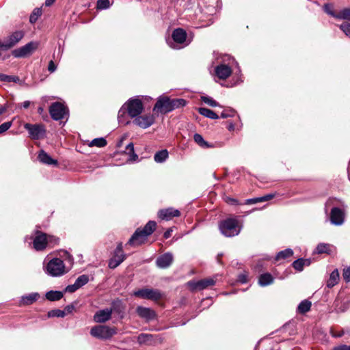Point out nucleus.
<instances>
[{
    "label": "nucleus",
    "mask_w": 350,
    "mask_h": 350,
    "mask_svg": "<svg viewBox=\"0 0 350 350\" xmlns=\"http://www.w3.org/2000/svg\"><path fill=\"white\" fill-rule=\"evenodd\" d=\"M144 110V105L142 100L139 98H133L129 99L119 110L118 120L119 124H128L129 121L125 119L126 111L133 118L140 115Z\"/></svg>",
    "instance_id": "obj_1"
},
{
    "label": "nucleus",
    "mask_w": 350,
    "mask_h": 350,
    "mask_svg": "<svg viewBox=\"0 0 350 350\" xmlns=\"http://www.w3.org/2000/svg\"><path fill=\"white\" fill-rule=\"evenodd\" d=\"M242 228V225L237 217H230L221 221L219 229L221 233L227 237L238 235Z\"/></svg>",
    "instance_id": "obj_2"
},
{
    "label": "nucleus",
    "mask_w": 350,
    "mask_h": 350,
    "mask_svg": "<svg viewBox=\"0 0 350 350\" xmlns=\"http://www.w3.org/2000/svg\"><path fill=\"white\" fill-rule=\"evenodd\" d=\"M117 333L116 329L106 325H96L92 327L90 334L96 338L107 340Z\"/></svg>",
    "instance_id": "obj_3"
},
{
    "label": "nucleus",
    "mask_w": 350,
    "mask_h": 350,
    "mask_svg": "<svg viewBox=\"0 0 350 350\" xmlns=\"http://www.w3.org/2000/svg\"><path fill=\"white\" fill-rule=\"evenodd\" d=\"M57 241L58 240L53 237H48L44 233L38 232L33 240V247L37 251L42 250L47 245L55 244Z\"/></svg>",
    "instance_id": "obj_4"
},
{
    "label": "nucleus",
    "mask_w": 350,
    "mask_h": 350,
    "mask_svg": "<svg viewBox=\"0 0 350 350\" xmlns=\"http://www.w3.org/2000/svg\"><path fill=\"white\" fill-rule=\"evenodd\" d=\"M46 272L51 276H60L66 273L63 260L55 258L51 260L46 266Z\"/></svg>",
    "instance_id": "obj_5"
},
{
    "label": "nucleus",
    "mask_w": 350,
    "mask_h": 350,
    "mask_svg": "<svg viewBox=\"0 0 350 350\" xmlns=\"http://www.w3.org/2000/svg\"><path fill=\"white\" fill-rule=\"evenodd\" d=\"M25 33L22 30L13 32L4 41L0 42V48L7 50L13 47L23 39Z\"/></svg>",
    "instance_id": "obj_6"
},
{
    "label": "nucleus",
    "mask_w": 350,
    "mask_h": 350,
    "mask_svg": "<svg viewBox=\"0 0 350 350\" xmlns=\"http://www.w3.org/2000/svg\"><path fill=\"white\" fill-rule=\"evenodd\" d=\"M24 128L28 131L29 137L33 139H39L44 137L46 129L43 124H31L26 123Z\"/></svg>",
    "instance_id": "obj_7"
},
{
    "label": "nucleus",
    "mask_w": 350,
    "mask_h": 350,
    "mask_svg": "<svg viewBox=\"0 0 350 350\" xmlns=\"http://www.w3.org/2000/svg\"><path fill=\"white\" fill-rule=\"evenodd\" d=\"M39 42H30L25 45L16 49L12 51V55L15 57H25L30 55L38 47Z\"/></svg>",
    "instance_id": "obj_8"
},
{
    "label": "nucleus",
    "mask_w": 350,
    "mask_h": 350,
    "mask_svg": "<svg viewBox=\"0 0 350 350\" xmlns=\"http://www.w3.org/2000/svg\"><path fill=\"white\" fill-rule=\"evenodd\" d=\"M215 280L213 278H205L200 280H191L187 283V286L191 291L204 290L208 286H213Z\"/></svg>",
    "instance_id": "obj_9"
},
{
    "label": "nucleus",
    "mask_w": 350,
    "mask_h": 350,
    "mask_svg": "<svg viewBox=\"0 0 350 350\" xmlns=\"http://www.w3.org/2000/svg\"><path fill=\"white\" fill-rule=\"evenodd\" d=\"M133 295L142 299L157 301L162 297L159 291L152 288H142L133 292Z\"/></svg>",
    "instance_id": "obj_10"
},
{
    "label": "nucleus",
    "mask_w": 350,
    "mask_h": 350,
    "mask_svg": "<svg viewBox=\"0 0 350 350\" xmlns=\"http://www.w3.org/2000/svg\"><path fill=\"white\" fill-rule=\"evenodd\" d=\"M49 113L53 120H59L67 115L68 109L62 103L56 102L51 105Z\"/></svg>",
    "instance_id": "obj_11"
},
{
    "label": "nucleus",
    "mask_w": 350,
    "mask_h": 350,
    "mask_svg": "<svg viewBox=\"0 0 350 350\" xmlns=\"http://www.w3.org/2000/svg\"><path fill=\"white\" fill-rule=\"evenodd\" d=\"M155 113H167L171 111L170 98L165 96H160L154 106Z\"/></svg>",
    "instance_id": "obj_12"
},
{
    "label": "nucleus",
    "mask_w": 350,
    "mask_h": 350,
    "mask_svg": "<svg viewBox=\"0 0 350 350\" xmlns=\"http://www.w3.org/2000/svg\"><path fill=\"white\" fill-rule=\"evenodd\" d=\"M125 259V254L122 250V245L120 243L114 251L113 257L109 261V267L115 269Z\"/></svg>",
    "instance_id": "obj_13"
},
{
    "label": "nucleus",
    "mask_w": 350,
    "mask_h": 350,
    "mask_svg": "<svg viewBox=\"0 0 350 350\" xmlns=\"http://www.w3.org/2000/svg\"><path fill=\"white\" fill-rule=\"evenodd\" d=\"M154 122V117L152 114L139 115L135 118L133 123L142 129H147Z\"/></svg>",
    "instance_id": "obj_14"
},
{
    "label": "nucleus",
    "mask_w": 350,
    "mask_h": 350,
    "mask_svg": "<svg viewBox=\"0 0 350 350\" xmlns=\"http://www.w3.org/2000/svg\"><path fill=\"white\" fill-rule=\"evenodd\" d=\"M174 256L170 252L165 253L159 256L156 260V265L159 268L166 269L173 262Z\"/></svg>",
    "instance_id": "obj_15"
},
{
    "label": "nucleus",
    "mask_w": 350,
    "mask_h": 350,
    "mask_svg": "<svg viewBox=\"0 0 350 350\" xmlns=\"http://www.w3.org/2000/svg\"><path fill=\"white\" fill-rule=\"evenodd\" d=\"M345 213L344 212L336 207L332 209L330 213L331 223L336 226L342 225L344 223Z\"/></svg>",
    "instance_id": "obj_16"
},
{
    "label": "nucleus",
    "mask_w": 350,
    "mask_h": 350,
    "mask_svg": "<svg viewBox=\"0 0 350 350\" xmlns=\"http://www.w3.org/2000/svg\"><path fill=\"white\" fill-rule=\"evenodd\" d=\"M113 310L105 308L97 311L94 315V321L96 323H105L111 317Z\"/></svg>",
    "instance_id": "obj_17"
},
{
    "label": "nucleus",
    "mask_w": 350,
    "mask_h": 350,
    "mask_svg": "<svg viewBox=\"0 0 350 350\" xmlns=\"http://www.w3.org/2000/svg\"><path fill=\"white\" fill-rule=\"evenodd\" d=\"M136 312L142 319H144L146 321H150L155 319V312L150 308L138 306L136 308Z\"/></svg>",
    "instance_id": "obj_18"
},
{
    "label": "nucleus",
    "mask_w": 350,
    "mask_h": 350,
    "mask_svg": "<svg viewBox=\"0 0 350 350\" xmlns=\"http://www.w3.org/2000/svg\"><path fill=\"white\" fill-rule=\"evenodd\" d=\"M148 236H146L142 229L138 228L136 230L135 233L129 239L128 244L131 245H139L144 243L147 239Z\"/></svg>",
    "instance_id": "obj_19"
},
{
    "label": "nucleus",
    "mask_w": 350,
    "mask_h": 350,
    "mask_svg": "<svg viewBox=\"0 0 350 350\" xmlns=\"http://www.w3.org/2000/svg\"><path fill=\"white\" fill-rule=\"evenodd\" d=\"M215 72L219 79H226L231 75L232 69L229 66L221 64L215 67Z\"/></svg>",
    "instance_id": "obj_20"
},
{
    "label": "nucleus",
    "mask_w": 350,
    "mask_h": 350,
    "mask_svg": "<svg viewBox=\"0 0 350 350\" xmlns=\"http://www.w3.org/2000/svg\"><path fill=\"white\" fill-rule=\"evenodd\" d=\"M180 215V211L174 208H167L165 209L160 210L158 212V216L159 218L163 220H170L174 217H178Z\"/></svg>",
    "instance_id": "obj_21"
},
{
    "label": "nucleus",
    "mask_w": 350,
    "mask_h": 350,
    "mask_svg": "<svg viewBox=\"0 0 350 350\" xmlns=\"http://www.w3.org/2000/svg\"><path fill=\"white\" fill-rule=\"evenodd\" d=\"M187 33L185 30L178 28L174 30L172 38L175 44H183L186 42Z\"/></svg>",
    "instance_id": "obj_22"
},
{
    "label": "nucleus",
    "mask_w": 350,
    "mask_h": 350,
    "mask_svg": "<svg viewBox=\"0 0 350 350\" xmlns=\"http://www.w3.org/2000/svg\"><path fill=\"white\" fill-rule=\"evenodd\" d=\"M40 294L38 293H31L27 295H25L21 297L20 300L21 306H28L31 305L36 301L40 298Z\"/></svg>",
    "instance_id": "obj_23"
},
{
    "label": "nucleus",
    "mask_w": 350,
    "mask_h": 350,
    "mask_svg": "<svg viewBox=\"0 0 350 350\" xmlns=\"http://www.w3.org/2000/svg\"><path fill=\"white\" fill-rule=\"evenodd\" d=\"M39 161L42 163L46 165H57V161L52 159L46 152L44 150L40 151L38 157Z\"/></svg>",
    "instance_id": "obj_24"
},
{
    "label": "nucleus",
    "mask_w": 350,
    "mask_h": 350,
    "mask_svg": "<svg viewBox=\"0 0 350 350\" xmlns=\"http://www.w3.org/2000/svg\"><path fill=\"white\" fill-rule=\"evenodd\" d=\"M137 342L141 345H152L155 343L154 336L149 334H141L137 337Z\"/></svg>",
    "instance_id": "obj_25"
},
{
    "label": "nucleus",
    "mask_w": 350,
    "mask_h": 350,
    "mask_svg": "<svg viewBox=\"0 0 350 350\" xmlns=\"http://www.w3.org/2000/svg\"><path fill=\"white\" fill-rule=\"evenodd\" d=\"M273 282V276L268 273L261 274L258 279V284L261 286H265L271 284Z\"/></svg>",
    "instance_id": "obj_26"
},
{
    "label": "nucleus",
    "mask_w": 350,
    "mask_h": 350,
    "mask_svg": "<svg viewBox=\"0 0 350 350\" xmlns=\"http://www.w3.org/2000/svg\"><path fill=\"white\" fill-rule=\"evenodd\" d=\"M193 139L195 142L202 148H211L214 147L213 144H211L205 141L203 137L198 133H196L194 135Z\"/></svg>",
    "instance_id": "obj_27"
},
{
    "label": "nucleus",
    "mask_w": 350,
    "mask_h": 350,
    "mask_svg": "<svg viewBox=\"0 0 350 350\" xmlns=\"http://www.w3.org/2000/svg\"><path fill=\"white\" fill-rule=\"evenodd\" d=\"M339 281V273L338 269H334L330 274L329 278L327 282V286L332 288Z\"/></svg>",
    "instance_id": "obj_28"
},
{
    "label": "nucleus",
    "mask_w": 350,
    "mask_h": 350,
    "mask_svg": "<svg viewBox=\"0 0 350 350\" xmlns=\"http://www.w3.org/2000/svg\"><path fill=\"white\" fill-rule=\"evenodd\" d=\"M311 306L312 303L310 301L307 299L303 300L297 307V312L300 314H305L310 310Z\"/></svg>",
    "instance_id": "obj_29"
},
{
    "label": "nucleus",
    "mask_w": 350,
    "mask_h": 350,
    "mask_svg": "<svg viewBox=\"0 0 350 350\" xmlns=\"http://www.w3.org/2000/svg\"><path fill=\"white\" fill-rule=\"evenodd\" d=\"M46 298L51 301H57L62 298L63 293L58 291H50L45 295Z\"/></svg>",
    "instance_id": "obj_30"
},
{
    "label": "nucleus",
    "mask_w": 350,
    "mask_h": 350,
    "mask_svg": "<svg viewBox=\"0 0 350 350\" xmlns=\"http://www.w3.org/2000/svg\"><path fill=\"white\" fill-rule=\"evenodd\" d=\"M198 111H199L200 114L204 116V117H206V118H211L213 120H216V119L219 118V116L213 111H212L209 109L201 107V108H199Z\"/></svg>",
    "instance_id": "obj_31"
},
{
    "label": "nucleus",
    "mask_w": 350,
    "mask_h": 350,
    "mask_svg": "<svg viewBox=\"0 0 350 350\" xmlns=\"http://www.w3.org/2000/svg\"><path fill=\"white\" fill-rule=\"evenodd\" d=\"M336 19L346 20L350 21V7L345 8L337 12Z\"/></svg>",
    "instance_id": "obj_32"
},
{
    "label": "nucleus",
    "mask_w": 350,
    "mask_h": 350,
    "mask_svg": "<svg viewBox=\"0 0 350 350\" xmlns=\"http://www.w3.org/2000/svg\"><path fill=\"white\" fill-rule=\"evenodd\" d=\"M0 81L5 82H14L21 85L23 83V82L21 81L18 77L7 75L5 74H0Z\"/></svg>",
    "instance_id": "obj_33"
},
{
    "label": "nucleus",
    "mask_w": 350,
    "mask_h": 350,
    "mask_svg": "<svg viewBox=\"0 0 350 350\" xmlns=\"http://www.w3.org/2000/svg\"><path fill=\"white\" fill-rule=\"evenodd\" d=\"M168 158L167 150H162L155 153L154 159L157 163H163Z\"/></svg>",
    "instance_id": "obj_34"
},
{
    "label": "nucleus",
    "mask_w": 350,
    "mask_h": 350,
    "mask_svg": "<svg viewBox=\"0 0 350 350\" xmlns=\"http://www.w3.org/2000/svg\"><path fill=\"white\" fill-rule=\"evenodd\" d=\"M293 254V252L291 249H286L284 250L280 251L278 253L276 256L275 257V261H278L282 259H286L292 256Z\"/></svg>",
    "instance_id": "obj_35"
},
{
    "label": "nucleus",
    "mask_w": 350,
    "mask_h": 350,
    "mask_svg": "<svg viewBox=\"0 0 350 350\" xmlns=\"http://www.w3.org/2000/svg\"><path fill=\"white\" fill-rule=\"evenodd\" d=\"M157 224L154 221H149L142 230L146 236L150 235L156 229Z\"/></svg>",
    "instance_id": "obj_36"
},
{
    "label": "nucleus",
    "mask_w": 350,
    "mask_h": 350,
    "mask_svg": "<svg viewBox=\"0 0 350 350\" xmlns=\"http://www.w3.org/2000/svg\"><path fill=\"white\" fill-rule=\"evenodd\" d=\"M309 265V260L306 259L299 258L295 260L293 263V267L295 269L301 271L303 270L305 265Z\"/></svg>",
    "instance_id": "obj_37"
},
{
    "label": "nucleus",
    "mask_w": 350,
    "mask_h": 350,
    "mask_svg": "<svg viewBox=\"0 0 350 350\" xmlns=\"http://www.w3.org/2000/svg\"><path fill=\"white\" fill-rule=\"evenodd\" d=\"M186 105V100L183 98L170 99L171 111L175 109L184 107Z\"/></svg>",
    "instance_id": "obj_38"
},
{
    "label": "nucleus",
    "mask_w": 350,
    "mask_h": 350,
    "mask_svg": "<svg viewBox=\"0 0 350 350\" xmlns=\"http://www.w3.org/2000/svg\"><path fill=\"white\" fill-rule=\"evenodd\" d=\"M331 245L327 243H319L316 247V252L317 254H330L331 250Z\"/></svg>",
    "instance_id": "obj_39"
},
{
    "label": "nucleus",
    "mask_w": 350,
    "mask_h": 350,
    "mask_svg": "<svg viewBox=\"0 0 350 350\" xmlns=\"http://www.w3.org/2000/svg\"><path fill=\"white\" fill-rule=\"evenodd\" d=\"M106 145H107V141L103 137L94 139L89 144V146H90V147L96 146V147L102 148V147L105 146Z\"/></svg>",
    "instance_id": "obj_40"
},
{
    "label": "nucleus",
    "mask_w": 350,
    "mask_h": 350,
    "mask_svg": "<svg viewBox=\"0 0 350 350\" xmlns=\"http://www.w3.org/2000/svg\"><path fill=\"white\" fill-rule=\"evenodd\" d=\"M126 150L129 155V161H135L138 158L137 155L134 152V146L133 143L129 144L126 146Z\"/></svg>",
    "instance_id": "obj_41"
},
{
    "label": "nucleus",
    "mask_w": 350,
    "mask_h": 350,
    "mask_svg": "<svg viewBox=\"0 0 350 350\" xmlns=\"http://www.w3.org/2000/svg\"><path fill=\"white\" fill-rule=\"evenodd\" d=\"M42 14V10L40 8H36L33 10L32 14L30 15L29 17V22L32 24L35 23L38 18Z\"/></svg>",
    "instance_id": "obj_42"
},
{
    "label": "nucleus",
    "mask_w": 350,
    "mask_h": 350,
    "mask_svg": "<svg viewBox=\"0 0 350 350\" xmlns=\"http://www.w3.org/2000/svg\"><path fill=\"white\" fill-rule=\"evenodd\" d=\"M65 316L66 312L59 309L52 310L48 312L49 317H64Z\"/></svg>",
    "instance_id": "obj_43"
},
{
    "label": "nucleus",
    "mask_w": 350,
    "mask_h": 350,
    "mask_svg": "<svg viewBox=\"0 0 350 350\" xmlns=\"http://www.w3.org/2000/svg\"><path fill=\"white\" fill-rule=\"evenodd\" d=\"M89 281V278L86 275H81L79 276L77 280H75V282L77 284L79 288L82 287L85 284H86Z\"/></svg>",
    "instance_id": "obj_44"
},
{
    "label": "nucleus",
    "mask_w": 350,
    "mask_h": 350,
    "mask_svg": "<svg viewBox=\"0 0 350 350\" xmlns=\"http://www.w3.org/2000/svg\"><path fill=\"white\" fill-rule=\"evenodd\" d=\"M110 6L109 0H98L97 8L100 10L109 8Z\"/></svg>",
    "instance_id": "obj_45"
},
{
    "label": "nucleus",
    "mask_w": 350,
    "mask_h": 350,
    "mask_svg": "<svg viewBox=\"0 0 350 350\" xmlns=\"http://www.w3.org/2000/svg\"><path fill=\"white\" fill-rule=\"evenodd\" d=\"M202 100L204 103L208 105L211 107H217V106H218V103L215 100H213L212 98H211V97L202 96Z\"/></svg>",
    "instance_id": "obj_46"
},
{
    "label": "nucleus",
    "mask_w": 350,
    "mask_h": 350,
    "mask_svg": "<svg viewBox=\"0 0 350 350\" xmlns=\"http://www.w3.org/2000/svg\"><path fill=\"white\" fill-rule=\"evenodd\" d=\"M324 11L328 14L329 15L333 16L334 18H336V16L337 15V12H334L333 11V8L331 5H329V4H326L324 5Z\"/></svg>",
    "instance_id": "obj_47"
},
{
    "label": "nucleus",
    "mask_w": 350,
    "mask_h": 350,
    "mask_svg": "<svg viewBox=\"0 0 350 350\" xmlns=\"http://www.w3.org/2000/svg\"><path fill=\"white\" fill-rule=\"evenodd\" d=\"M340 29L350 38V23H345L340 26Z\"/></svg>",
    "instance_id": "obj_48"
},
{
    "label": "nucleus",
    "mask_w": 350,
    "mask_h": 350,
    "mask_svg": "<svg viewBox=\"0 0 350 350\" xmlns=\"http://www.w3.org/2000/svg\"><path fill=\"white\" fill-rule=\"evenodd\" d=\"M12 126L11 122H6L0 125V134L8 131Z\"/></svg>",
    "instance_id": "obj_49"
},
{
    "label": "nucleus",
    "mask_w": 350,
    "mask_h": 350,
    "mask_svg": "<svg viewBox=\"0 0 350 350\" xmlns=\"http://www.w3.org/2000/svg\"><path fill=\"white\" fill-rule=\"evenodd\" d=\"M342 276H343L344 280L347 282H350V267H349L346 269H344L343 273H342Z\"/></svg>",
    "instance_id": "obj_50"
},
{
    "label": "nucleus",
    "mask_w": 350,
    "mask_h": 350,
    "mask_svg": "<svg viewBox=\"0 0 350 350\" xmlns=\"http://www.w3.org/2000/svg\"><path fill=\"white\" fill-rule=\"evenodd\" d=\"M79 288V286H78L77 284L75 282L73 284L68 285L66 288V291L69 293H74Z\"/></svg>",
    "instance_id": "obj_51"
},
{
    "label": "nucleus",
    "mask_w": 350,
    "mask_h": 350,
    "mask_svg": "<svg viewBox=\"0 0 350 350\" xmlns=\"http://www.w3.org/2000/svg\"><path fill=\"white\" fill-rule=\"evenodd\" d=\"M273 197H274L273 194H267L264 196L259 197L258 198L259 202L268 201V200L272 199Z\"/></svg>",
    "instance_id": "obj_52"
},
{
    "label": "nucleus",
    "mask_w": 350,
    "mask_h": 350,
    "mask_svg": "<svg viewBox=\"0 0 350 350\" xmlns=\"http://www.w3.org/2000/svg\"><path fill=\"white\" fill-rule=\"evenodd\" d=\"M273 197H274L273 194H267L264 196L259 197L258 198L259 202L268 201V200L272 199Z\"/></svg>",
    "instance_id": "obj_53"
},
{
    "label": "nucleus",
    "mask_w": 350,
    "mask_h": 350,
    "mask_svg": "<svg viewBox=\"0 0 350 350\" xmlns=\"http://www.w3.org/2000/svg\"><path fill=\"white\" fill-rule=\"evenodd\" d=\"M239 281L242 283H246L247 282V275L245 273L240 274L238 278Z\"/></svg>",
    "instance_id": "obj_54"
},
{
    "label": "nucleus",
    "mask_w": 350,
    "mask_h": 350,
    "mask_svg": "<svg viewBox=\"0 0 350 350\" xmlns=\"http://www.w3.org/2000/svg\"><path fill=\"white\" fill-rule=\"evenodd\" d=\"M258 202H259L258 198H251V199L246 200L245 204H256V203H258Z\"/></svg>",
    "instance_id": "obj_55"
},
{
    "label": "nucleus",
    "mask_w": 350,
    "mask_h": 350,
    "mask_svg": "<svg viewBox=\"0 0 350 350\" xmlns=\"http://www.w3.org/2000/svg\"><path fill=\"white\" fill-rule=\"evenodd\" d=\"M48 70L51 72H53L56 70V66L55 65L53 61H50L48 66Z\"/></svg>",
    "instance_id": "obj_56"
},
{
    "label": "nucleus",
    "mask_w": 350,
    "mask_h": 350,
    "mask_svg": "<svg viewBox=\"0 0 350 350\" xmlns=\"http://www.w3.org/2000/svg\"><path fill=\"white\" fill-rule=\"evenodd\" d=\"M226 202L230 204L237 205L239 204L237 200L231 198H227Z\"/></svg>",
    "instance_id": "obj_57"
},
{
    "label": "nucleus",
    "mask_w": 350,
    "mask_h": 350,
    "mask_svg": "<svg viewBox=\"0 0 350 350\" xmlns=\"http://www.w3.org/2000/svg\"><path fill=\"white\" fill-rule=\"evenodd\" d=\"M332 350H350V346L341 345V346L335 347Z\"/></svg>",
    "instance_id": "obj_58"
},
{
    "label": "nucleus",
    "mask_w": 350,
    "mask_h": 350,
    "mask_svg": "<svg viewBox=\"0 0 350 350\" xmlns=\"http://www.w3.org/2000/svg\"><path fill=\"white\" fill-rule=\"evenodd\" d=\"M73 309H74V306L70 305V306H67L63 311H65L66 312V314L72 312Z\"/></svg>",
    "instance_id": "obj_59"
},
{
    "label": "nucleus",
    "mask_w": 350,
    "mask_h": 350,
    "mask_svg": "<svg viewBox=\"0 0 350 350\" xmlns=\"http://www.w3.org/2000/svg\"><path fill=\"white\" fill-rule=\"evenodd\" d=\"M172 232V230L171 228H170L167 231H165L163 234L164 238L168 239L171 236Z\"/></svg>",
    "instance_id": "obj_60"
},
{
    "label": "nucleus",
    "mask_w": 350,
    "mask_h": 350,
    "mask_svg": "<svg viewBox=\"0 0 350 350\" xmlns=\"http://www.w3.org/2000/svg\"><path fill=\"white\" fill-rule=\"evenodd\" d=\"M230 116H232V114L227 113L225 111L222 112L221 114V117L222 118H226L230 117Z\"/></svg>",
    "instance_id": "obj_61"
},
{
    "label": "nucleus",
    "mask_w": 350,
    "mask_h": 350,
    "mask_svg": "<svg viewBox=\"0 0 350 350\" xmlns=\"http://www.w3.org/2000/svg\"><path fill=\"white\" fill-rule=\"evenodd\" d=\"M29 105H30V102H29V101H28V100L25 101V102H23V103H22V106H23L24 108H25V109L28 108V107H29Z\"/></svg>",
    "instance_id": "obj_62"
},
{
    "label": "nucleus",
    "mask_w": 350,
    "mask_h": 350,
    "mask_svg": "<svg viewBox=\"0 0 350 350\" xmlns=\"http://www.w3.org/2000/svg\"><path fill=\"white\" fill-rule=\"evenodd\" d=\"M55 1V0H46L45 1V5L46 6H50V5H51L54 3Z\"/></svg>",
    "instance_id": "obj_63"
},
{
    "label": "nucleus",
    "mask_w": 350,
    "mask_h": 350,
    "mask_svg": "<svg viewBox=\"0 0 350 350\" xmlns=\"http://www.w3.org/2000/svg\"><path fill=\"white\" fill-rule=\"evenodd\" d=\"M169 45H170L172 48H173V49H180V48H181V47H182V46H178L175 45V44H170V43H169Z\"/></svg>",
    "instance_id": "obj_64"
}]
</instances>
